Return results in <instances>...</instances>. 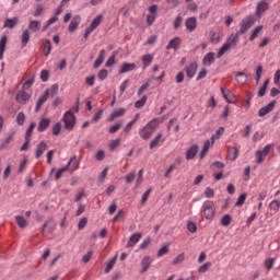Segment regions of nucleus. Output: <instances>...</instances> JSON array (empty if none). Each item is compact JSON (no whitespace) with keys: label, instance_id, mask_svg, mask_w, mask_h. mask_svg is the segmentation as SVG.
<instances>
[{"label":"nucleus","instance_id":"24","mask_svg":"<svg viewBox=\"0 0 280 280\" xmlns=\"http://www.w3.org/2000/svg\"><path fill=\"white\" fill-rule=\"evenodd\" d=\"M49 97V91H44V94L39 97L36 104L35 112L38 113L42 106L47 102Z\"/></svg>","mask_w":280,"mask_h":280},{"label":"nucleus","instance_id":"35","mask_svg":"<svg viewBox=\"0 0 280 280\" xmlns=\"http://www.w3.org/2000/svg\"><path fill=\"white\" fill-rule=\"evenodd\" d=\"M232 223V215L229 213H225L220 219V224L224 228L229 226Z\"/></svg>","mask_w":280,"mask_h":280},{"label":"nucleus","instance_id":"39","mask_svg":"<svg viewBox=\"0 0 280 280\" xmlns=\"http://www.w3.org/2000/svg\"><path fill=\"white\" fill-rule=\"evenodd\" d=\"M13 140H14V132H11L2 141L1 149H5Z\"/></svg>","mask_w":280,"mask_h":280},{"label":"nucleus","instance_id":"16","mask_svg":"<svg viewBox=\"0 0 280 280\" xmlns=\"http://www.w3.org/2000/svg\"><path fill=\"white\" fill-rule=\"evenodd\" d=\"M186 75L188 79H192L196 73H197V70H198V63L197 62H191L189 63L186 68Z\"/></svg>","mask_w":280,"mask_h":280},{"label":"nucleus","instance_id":"23","mask_svg":"<svg viewBox=\"0 0 280 280\" xmlns=\"http://www.w3.org/2000/svg\"><path fill=\"white\" fill-rule=\"evenodd\" d=\"M226 158L230 161H235L238 158V149L236 147H229L226 151Z\"/></svg>","mask_w":280,"mask_h":280},{"label":"nucleus","instance_id":"42","mask_svg":"<svg viewBox=\"0 0 280 280\" xmlns=\"http://www.w3.org/2000/svg\"><path fill=\"white\" fill-rule=\"evenodd\" d=\"M230 48L231 47L226 43H224L217 52V58L223 57L230 50Z\"/></svg>","mask_w":280,"mask_h":280},{"label":"nucleus","instance_id":"36","mask_svg":"<svg viewBox=\"0 0 280 280\" xmlns=\"http://www.w3.org/2000/svg\"><path fill=\"white\" fill-rule=\"evenodd\" d=\"M44 56L48 57L51 52V42L49 39L44 40L43 44Z\"/></svg>","mask_w":280,"mask_h":280},{"label":"nucleus","instance_id":"37","mask_svg":"<svg viewBox=\"0 0 280 280\" xmlns=\"http://www.w3.org/2000/svg\"><path fill=\"white\" fill-rule=\"evenodd\" d=\"M28 28L33 32V33H37L40 31V22L33 20L30 22Z\"/></svg>","mask_w":280,"mask_h":280},{"label":"nucleus","instance_id":"43","mask_svg":"<svg viewBox=\"0 0 280 280\" xmlns=\"http://www.w3.org/2000/svg\"><path fill=\"white\" fill-rule=\"evenodd\" d=\"M230 48L231 47L226 43H224L217 52V58L223 57L230 50Z\"/></svg>","mask_w":280,"mask_h":280},{"label":"nucleus","instance_id":"32","mask_svg":"<svg viewBox=\"0 0 280 280\" xmlns=\"http://www.w3.org/2000/svg\"><path fill=\"white\" fill-rule=\"evenodd\" d=\"M269 84H270V79H266L262 85L258 90V97H264L266 95Z\"/></svg>","mask_w":280,"mask_h":280},{"label":"nucleus","instance_id":"64","mask_svg":"<svg viewBox=\"0 0 280 280\" xmlns=\"http://www.w3.org/2000/svg\"><path fill=\"white\" fill-rule=\"evenodd\" d=\"M92 256H93V250L90 249L88 252V254H85V256H83V258H82L83 264H89V261L91 260Z\"/></svg>","mask_w":280,"mask_h":280},{"label":"nucleus","instance_id":"52","mask_svg":"<svg viewBox=\"0 0 280 280\" xmlns=\"http://www.w3.org/2000/svg\"><path fill=\"white\" fill-rule=\"evenodd\" d=\"M183 18L180 15H177L173 21V27L174 30H178L182 26Z\"/></svg>","mask_w":280,"mask_h":280},{"label":"nucleus","instance_id":"14","mask_svg":"<svg viewBox=\"0 0 280 280\" xmlns=\"http://www.w3.org/2000/svg\"><path fill=\"white\" fill-rule=\"evenodd\" d=\"M137 68V65L135 62H122V66H120V70H118L119 74H126L131 71H135Z\"/></svg>","mask_w":280,"mask_h":280},{"label":"nucleus","instance_id":"48","mask_svg":"<svg viewBox=\"0 0 280 280\" xmlns=\"http://www.w3.org/2000/svg\"><path fill=\"white\" fill-rule=\"evenodd\" d=\"M88 222H89V220H88L86 217L81 218L80 221H79V224L77 225L79 231L84 230L86 228V225H88Z\"/></svg>","mask_w":280,"mask_h":280},{"label":"nucleus","instance_id":"41","mask_svg":"<svg viewBox=\"0 0 280 280\" xmlns=\"http://www.w3.org/2000/svg\"><path fill=\"white\" fill-rule=\"evenodd\" d=\"M75 164H77V158L72 156L70 158V161H68L66 168H68V171L70 172H74L77 170Z\"/></svg>","mask_w":280,"mask_h":280},{"label":"nucleus","instance_id":"38","mask_svg":"<svg viewBox=\"0 0 280 280\" xmlns=\"http://www.w3.org/2000/svg\"><path fill=\"white\" fill-rule=\"evenodd\" d=\"M59 85L57 83L52 84L50 88L46 89L48 96L55 97L58 94Z\"/></svg>","mask_w":280,"mask_h":280},{"label":"nucleus","instance_id":"15","mask_svg":"<svg viewBox=\"0 0 280 280\" xmlns=\"http://www.w3.org/2000/svg\"><path fill=\"white\" fill-rule=\"evenodd\" d=\"M31 98V94L26 90H21L16 94V101L19 104L25 105Z\"/></svg>","mask_w":280,"mask_h":280},{"label":"nucleus","instance_id":"28","mask_svg":"<svg viewBox=\"0 0 280 280\" xmlns=\"http://www.w3.org/2000/svg\"><path fill=\"white\" fill-rule=\"evenodd\" d=\"M105 55V49H101V52H98V57L96 58V61H94V69H98L103 65Z\"/></svg>","mask_w":280,"mask_h":280},{"label":"nucleus","instance_id":"20","mask_svg":"<svg viewBox=\"0 0 280 280\" xmlns=\"http://www.w3.org/2000/svg\"><path fill=\"white\" fill-rule=\"evenodd\" d=\"M215 62V54L208 52L202 58V65L206 67H211Z\"/></svg>","mask_w":280,"mask_h":280},{"label":"nucleus","instance_id":"17","mask_svg":"<svg viewBox=\"0 0 280 280\" xmlns=\"http://www.w3.org/2000/svg\"><path fill=\"white\" fill-rule=\"evenodd\" d=\"M126 114V108H117L112 114H109V118H107V121L113 122L117 118L122 117Z\"/></svg>","mask_w":280,"mask_h":280},{"label":"nucleus","instance_id":"12","mask_svg":"<svg viewBox=\"0 0 280 280\" xmlns=\"http://www.w3.org/2000/svg\"><path fill=\"white\" fill-rule=\"evenodd\" d=\"M152 262H153V259L151 258V256H143V258L141 259L140 273L141 275L145 273L151 267Z\"/></svg>","mask_w":280,"mask_h":280},{"label":"nucleus","instance_id":"54","mask_svg":"<svg viewBox=\"0 0 280 280\" xmlns=\"http://www.w3.org/2000/svg\"><path fill=\"white\" fill-rule=\"evenodd\" d=\"M116 260H117V258H112V260H109V262H107V267H105V273H109L113 270V268L116 264Z\"/></svg>","mask_w":280,"mask_h":280},{"label":"nucleus","instance_id":"44","mask_svg":"<svg viewBox=\"0 0 280 280\" xmlns=\"http://www.w3.org/2000/svg\"><path fill=\"white\" fill-rule=\"evenodd\" d=\"M147 101H148V96L143 95L140 100L135 102V107L138 109L142 108L145 105Z\"/></svg>","mask_w":280,"mask_h":280},{"label":"nucleus","instance_id":"61","mask_svg":"<svg viewBox=\"0 0 280 280\" xmlns=\"http://www.w3.org/2000/svg\"><path fill=\"white\" fill-rule=\"evenodd\" d=\"M44 11H45L44 5L43 4H38L36 10H35V12H34V16L35 18H39L43 14Z\"/></svg>","mask_w":280,"mask_h":280},{"label":"nucleus","instance_id":"55","mask_svg":"<svg viewBox=\"0 0 280 280\" xmlns=\"http://www.w3.org/2000/svg\"><path fill=\"white\" fill-rule=\"evenodd\" d=\"M16 122L19 126H23L25 122V114L23 112H20L16 116Z\"/></svg>","mask_w":280,"mask_h":280},{"label":"nucleus","instance_id":"13","mask_svg":"<svg viewBox=\"0 0 280 280\" xmlns=\"http://www.w3.org/2000/svg\"><path fill=\"white\" fill-rule=\"evenodd\" d=\"M198 151H199L198 144L190 145L186 151L185 159L187 161L194 160L196 158V155L198 154Z\"/></svg>","mask_w":280,"mask_h":280},{"label":"nucleus","instance_id":"57","mask_svg":"<svg viewBox=\"0 0 280 280\" xmlns=\"http://www.w3.org/2000/svg\"><path fill=\"white\" fill-rule=\"evenodd\" d=\"M36 127V122H32L26 131L25 139L31 140V136L34 131V128Z\"/></svg>","mask_w":280,"mask_h":280},{"label":"nucleus","instance_id":"30","mask_svg":"<svg viewBox=\"0 0 280 280\" xmlns=\"http://www.w3.org/2000/svg\"><path fill=\"white\" fill-rule=\"evenodd\" d=\"M235 81L240 85H244L248 81V75L245 72H237L235 75Z\"/></svg>","mask_w":280,"mask_h":280},{"label":"nucleus","instance_id":"27","mask_svg":"<svg viewBox=\"0 0 280 280\" xmlns=\"http://www.w3.org/2000/svg\"><path fill=\"white\" fill-rule=\"evenodd\" d=\"M51 120L49 118H42L38 124V131L44 132L50 126Z\"/></svg>","mask_w":280,"mask_h":280},{"label":"nucleus","instance_id":"53","mask_svg":"<svg viewBox=\"0 0 280 280\" xmlns=\"http://www.w3.org/2000/svg\"><path fill=\"white\" fill-rule=\"evenodd\" d=\"M210 267H212V262H205L203 265H200L198 272L205 273L209 270Z\"/></svg>","mask_w":280,"mask_h":280},{"label":"nucleus","instance_id":"47","mask_svg":"<svg viewBox=\"0 0 280 280\" xmlns=\"http://www.w3.org/2000/svg\"><path fill=\"white\" fill-rule=\"evenodd\" d=\"M215 191L213 188L211 187H206L205 191H203V196L208 199L214 198Z\"/></svg>","mask_w":280,"mask_h":280},{"label":"nucleus","instance_id":"33","mask_svg":"<svg viewBox=\"0 0 280 280\" xmlns=\"http://www.w3.org/2000/svg\"><path fill=\"white\" fill-rule=\"evenodd\" d=\"M47 150V143L45 141H40L38 148L36 149V159H39Z\"/></svg>","mask_w":280,"mask_h":280},{"label":"nucleus","instance_id":"56","mask_svg":"<svg viewBox=\"0 0 280 280\" xmlns=\"http://www.w3.org/2000/svg\"><path fill=\"white\" fill-rule=\"evenodd\" d=\"M252 125H246L242 132V138H248L252 132Z\"/></svg>","mask_w":280,"mask_h":280},{"label":"nucleus","instance_id":"59","mask_svg":"<svg viewBox=\"0 0 280 280\" xmlns=\"http://www.w3.org/2000/svg\"><path fill=\"white\" fill-rule=\"evenodd\" d=\"M168 253V247L167 245H163L156 253L158 257H163L164 255H166Z\"/></svg>","mask_w":280,"mask_h":280},{"label":"nucleus","instance_id":"19","mask_svg":"<svg viewBox=\"0 0 280 280\" xmlns=\"http://www.w3.org/2000/svg\"><path fill=\"white\" fill-rule=\"evenodd\" d=\"M240 33H232L229 37H228V39H226V42H225V44L229 46V47H231V48H233V47H235L236 45H237V43H238V39H240Z\"/></svg>","mask_w":280,"mask_h":280},{"label":"nucleus","instance_id":"2","mask_svg":"<svg viewBox=\"0 0 280 280\" xmlns=\"http://www.w3.org/2000/svg\"><path fill=\"white\" fill-rule=\"evenodd\" d=\"M201 212L206 220H212L215 214V205L212 200H206L202 202Z\"/></svg>","mask_w":280,"mask_h":280},{"label":"nucleus","instance_id":"8","mask_svg":"<svg viewBox=\"0 0 280 280\" xmlns=\"http://www.w3.org/2000/svg\"><path fill=\"white\" fill-rule=\"evenodd\" d=\"M197 19L195 16L187 18L185 21V27L189 33H194L197 30Z\"/></svg>","mask_w":280,"mask_h":280},{"label":"nucleus","instance_id":"46","mask_svg":"<svg viewBox=\"0 0 280 280\" xmlns=\"http://www.w3.org/2000/svg\"><path fill=\"white\" fill-rule=\"evenodd\" d=\"M121 143V139L120 138H116L114 140H112V142H109V150L115 151Z\"/></svg>","mask_w":280,"mask_h":280},{"label":"nucleus","instance_id":"4","mask_svg":"<svg viewBox=\"0 0 280 280\" xmlns=\"http://www.w3.org/2000/svg\"><path fill=\"white\" fill-rule=\"evenodd\" d=\"M255 25L254 16H246L240 22L237 34L245 35Z\"/></svg>","mask_w":280,"mask_h":280},{"label":"nucleus","instance_id":"18","mask_svg":"<svg viewBox=\"0 0 280 280\" xmlns=\"http://www.w3.org/2000/svg\"><path fill=\"white\" fill-rule=\"evenodd\" d=\"M269 10V3L266 0H261L257 3L256 15L260 16L262 13Z\"/></svg>","mask_w":280,"mask_h":280},{"label":"nucleus","instance_id":"22","mask_svg":"<svg viewBox=\"0 0 280 280\" xmlns=\"http://www.w3.org/2000/svg\"><path fill=\"white\" fill-rule=\"evenodd\" d=\"M180 44H182V38L174 37L168 42V44L166 46V50H171V49L177 50L178 47L180 46Z\"/></svg>","mask_w":280,"mask_h":280},{"label":"nucleus","instance_id":"29","mask_svg":"<svg viewBox=\"0 0 280 280\" xmlns=\"http://www.w3.org/2000/svg\"><path fill=\"white\" fill-rule=\"evenodd\" d=\"M30 39H31L30 31L24 30V32L22 33V36H21L22 48H25L27 46V44L30 43Z\"/></svg>","mask_w":280,"mask_h":280},{"label":"nucleus","instance_id":"63","mask_svg":"<svg viewBox=\"0 0 280 280\" xmlns=\"http://www.w3.org/2000/svg\"><path fill=\"white\" fill-rule=\"evenodd\" d=\"M33 84H34V79L31 78V79H28V80L23 84V89H22V90L28 91Z\"/></svg>","mask_w":280,"mask_h":280},{"label":"nucleus","instance_id":"40","mask_svg":"<svg viewBox=\"0 0 280 280\" xmlns=\"http://www.w3.org/2000/svg\"><path fill=\"white\" fill-rule=\"evenodd\" d=\"M15 221L21 229H25L27 226V221L23 215H15Z\"/></svg>","mask_w":280,"mask_h":280},{"label":"nucleus","instance_id":"62","mask_svg":"<svg viewBox=\"0 0 280 280\" xmlns=\"http://www.w3.org/2000/svg\"><path fill=\"white\" fill-rule=\"evenodd\" d=\"M269 208H270L271 210H275V211L279 210V209H280V201H279V200H272V201H270Z\"/></svg>","mask_w":280,"mask_h":280},{"label":"nucleus","instance_id":"58","mask_svg":"<svg viewBox=\"0 0 280 280\" xmlns=\"http://www.w3.org/2000/svg\"><path fill=\"white\" fill-rule=\"evenodd\" d=\"M60 132H61V122H56V124L52 126V135L59 136Z\"/></svg>","mask_w":280,"mask_h":280},{"label":"nucleus","instance_id":"6","mask_svg":"<svg viewBox=\"0 0 280 280\" xmlns=\"http://www.w3.org/2000/svg\"><path fill=\"white\" fill-rule=\"evenodd\" d=\"M215 136H211V140H206L203 142L202 149L199 153V160H203L208 154L210 148L214 144Z\"/></svg>","mask_w":280,"mask_h":280},{"label":"nucleus","instance_id":"26","mask_svg":"<svg viewBox=\"0 0 280 280\" xmlns=\"http://www.w3.org/2000/svg\"><path fill=\"white\" fill-rule=\"evenodd\" d=\"M262 30H264V26H262V25L256 26V27L253 30V32H252V34H250V36H249V42L256 40V39L260 36Z\"/></svg>","mask_w":280,"mask_h":280},{"label":"nucleus","instance_id":"49","mask_svg":"<svg viewBox=\"0 0 280 280\" xmlns=\"http://www.w3.org/2000/svg\"><path fill=\"white\" fill-rule=\"evenodd\" d=\"M255 156H256V163L257 164H261L265 161V159H266V156L264 155L261 150L256 151L255 152Z\"/></svg>","mask_w":280,"mask_h":280},{"label":"nucleus","instance_id":"60","mask_svg":"<svg viewBox=\"0 0 280 280\" xmlns=\"http://www.w3.org/2000/svg\"><path fill=\"white\" fill-rule=\"evenodd\" d=\"M108 78V71L106 69H101V71H98V79L101 81H105Z\"/></svg>","mask_w":280,"mask_h":280},{"label":"nucleus","instance_id":"1","mask_svg":"<svg viewBox=\"0 0 280 280\" xmlns=\"http://www.w3.org/2000/svg\"><path fill=\"white\" fill-rule=\"evenodd\" d=\"M159 127V120L152 119L139 129L138 135L142 140H149Z\"/></svg>","mask_w":280,"mask_h":280},{"label":"nucleus","instance_id":"10","mask_svg":"<svg viewBox=\"0 0 280 280\" xmlns=\"http://www.w3.org/2000/svg\"><path fill=\"white\" fill-rule=\"evenodd\" d=\"M165 138H163V133L159 132L155 135V137L150 141L149 148L152 150L156 147H160L162 143H164Z\"/></svg>","mask_w":280,"mask_h":280},{"label":"nucleus","instance_id":"11","mask_svg":"<svg viewBox=\"0 0 280 280\" xmlns=\"http://www.w3.org/2000/svg\"><path fill=\"white\" fill-rule=\"evenodd\" d=\"M81 16L79 14L74 15L72 18V21H70V25H68V32H70V34L74 33L79 25L81 24Z\"/></svg>","mask_w":280,"mask_h":280},{"label":"nucleus","instance_id":"51","mask_svg":"<svg viewBox=\"0 0 280 280\" xmlns=\"http://www.w3.org/2000/svg\"><path fill=\"white\" fill-rule=\"evenodd\" d=\"M122 127V121H118L109 127V133H116Z\"/></svg>","mask_w":280,"mask_h":280},{"label":"nucleus","instance_id":"9","mask_svg":"<svg viewBox=\"0 0 280 280\" xmlns=\"http://www.w3.org/2000/svg\"><path fill=\"white\" fill-rule=\"evenodd\" d=\"M220 91H221V94L226 103L234 104L235 94L232 91H230L229 89H224V88H221Z\"/></svg>","mask_w":280,"mask_h":280},{"label":"nucleus","instance_id":"50","mask_svg":"<svg viewBox=\"0 0 280 280\" xmlns=\"http://www.w3.org/2000/svg\"><path fill=\"white\" fill-rule=\"evenodd\" d=\"M275 262H276V258H267L265 260V268L267 270H271L273 268V266H275Z\"/></svg>","mask_w":280,"mask_h":280},{"label":"nucleus","instance_id":"25","mask_svg":"<svg viewBox=\"0 0 280 280\" xmlns=\"http://www.w3.org/2000/svg\"><path fill=\"white\" fill-rule=\"evenodd\" d=\"M153 60H154L153 55L151 54L143 55L141 58L143 69L149 68L152 65Z\"/></svg>","mask_w":280,"mask_h":280},{"label":"nucleus","instance_id":"31","mask_svg":"<svg viewBox=\"0 0 280 280\" xmlns=\"http://www.w3.org/2000/svg\"><path fill=\"white\" fill-rule=\"evenodd\" d=\"M7 44H8V37L4 35L0 39V60L3 59L4 51L7 49Z\"/></svg>","mask_w":280,"mask_h":280},{"label":"nucleus","instance_id":"3","mask_svg":"<svg viewBox=\"0 0 280 280\" xmlns=\"http://www.w3.org/2000/svg\"><path fill=\"white\" fill-rule=\"evenodd\" d=\"M61 120L63 121V129L68 130V131H72L73 128L75 127V116L72 113V110H68L66 112V114H63V118H61Z\"/></svg>","mask_w":280,"mask_h":280},{"label":"nucleus","instance_id":"45","mask_svg":"<svg viewBox=\"0 0 280 280\" xmlns=\"http://www.w3.org/2000/svg\"><path fill=\"white\" fill-rule=\"evenodd\" d=\"M246 199L247 194H241L235 201V207H242L245 203Z\"/></svg>","mask_w":280,"mask_h":280},{"label":"nucleus","instance_id":"5","mask_svg":"<svg viewBox=\"0 0 280 280\" xmlns=\"http://www.w3.org/2000/svg\"><path fill=\"white\" fill-rule=\"evenodd\" d=\"M104 20V16L102 14L96 15L94 20H92V23H90V26L85 28V34H83V38L88 39L89 36L102 24Z\"/></svg>","mask_w":280,"mask_h":280},{"label":"nucleus","instance_id":"21","mask_svg":"<svg viewBox=\"0 0 280 280\" xmlns=\"http://www.w3.org/2000/svg\"><path fill=\"white\" fill-rule=\"evenodd\" d=\"M141 237H142V234H140V232H137L136 234H131V236H129L127 247L128 248L133 247L137 243L140 242Z\"/></svg>","mask_w":280,"mask_h":280},{"label":"nucleus","instance_id":"7","mask_svg":"<svg viewBox=\"0 0 280 280\" xmlns=\"http://www.w3.org/2000/svg\"><path fill=\"white\" fill-rule=\"evenodd\" d=\"M277 105V101H271L258 110V117H265L270 114Z\"/></svg>","mask_w":280,"mask_h":280},{"label":"nucleus","instance_id":"34","mask_svg":"<svg viewBox=\"0 0 280 280\" xmlns=\"http://www.w3.org/2000/svg\"><path fill=\"white\" fill-rule=\"evenodd\" d=\"M19 23V19L18 18H13V19H7L4 21V28H10L13 30Z\"/></svg>","mask_w":280,"mask_h":280}]
</instances>
